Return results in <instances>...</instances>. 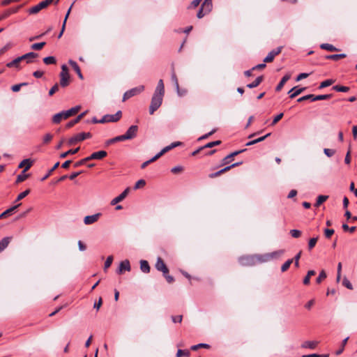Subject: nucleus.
<instances>
[{"instance_id":"1","label":"nucleus","mask_w":357,"mask_h":357,"mask_svg":"<svg viewBox=\"0 0 357 357\" xmlns=\"http://www.w3.org/2000/svg\"><path fill=\"white\" fill-rule=\"evenodd\" d=\"M164 94V83L162 79H160L158 82L153 96L151 98V102L149 107L150 114H153L161 106Z\"/></svg>"},{"instance_id":"2","label":"nucleus","mask_w":357,"mask_h":357,"mask_svg":"<svg viewBox=\"0 0 357 357\" xmlns=\"http://www.w3.org/2000/svg\"><path fill=\"white\" fill-rule=\"evenodd\" d=\"M155 267L158 271L162 273L163 276L168 283L171 284L174 282V278L172 275H169V269L160 257L157 258Z\"/></svg>"},{"instance_id":"3","label":"nucleus","mask_w":357,"mask_h":357,"mask_svg":"<svg viewBox=\"0 0 357 357\" xmlns=\"http://www.w3.org/2000/svg\"><path fill=\"white\" fill-rule=\"evenodd\" d=\"M181 143L180 142H173L170 145L165 146L158 153H157L154 157L151 158L150 160L143 162L141 165L142 169H144L150 163L155 162L158 158H160L162 155H164L167 151H170L171 149L181 145Z\"/></svg>"},{"instance_id":"4","label":"nucleus","mask_w":357,"mask_h":357,"mask_svg":"<svg viewBox=\"0 0 357 357\" xmlns=\"http://www.w3.org/2000/svg\"><path fill=\"white\" fill-rule=\"evenodd\" d=\"M283 250L275 251L270 253L256 255L257 264L266 263L276 259L283 255Z\"/></svg>"},{"instance_id":"5","label":"nucleus","mask_w":357,"mask_h":357,"mask_svg":"<svg viewBox=\"0 0 357 357\" xmlns=\"http://www.w3.org/2000/svg\"><path fill=\"white\" fill-rule=\"evenodd\" d=\"M212 0H204L197 13V17L199 19H201L206 15L208 14L212 10Z\"/></svg>"},{"instance_id":"6","label":"nucleus","mask_w":357,"mask_h":357,"mask_svg":"<svg viewBox=\"0 0 357 357\" xmlns=\"http://www.w3.org/2000/svg\"><path fill=\"white\" fill-rule=\"evenodd\" d=\"M238 262L243 266H252L257 264L256 255H244L238 258Z\"/></svg>"},{"instance_id":"7","label":"nucleus","mask_w":357,"mask_h":357,"mask_svg":"<svg viewBox=\"0 0 357 357\" xmlns=\"http://www.w3.org/2000/svg\"><path fill=\"white\" fill-rule=\"evenodd\" d=\"M91 132H80L70 137L68 141V144L69 146H72L86 139L91 138Z\"/></svg>"},{"instance_id":"8","label":"nucleus","mask_w":357,"mask_h":357,"mask_svg":"<svg viewBox=\"0 0 357 357\" xmlns=\"http://www.w3.org/2000/svg\"><path fill=\"white\" fill-rule=\"evenodd\" d=\"M54 0H44L40 2L38 4L31 7L29 9L28 13L30 15H35L39 13L42 9L45 8L51 3H54Z\"/></svg>"},{"instance_id":"9","label":"nucleus","mask_w":357,"mask_h":357,"mask_svg":"<svg viewBox=\"0 0 357 357\" xmlns=\"http://www.w3.org/2000/svg\"><path fill=\"white\" fill-rule=\"evenodd\" d=\"M70 83V75L68 68L66 65L61 66V72L60 73V85L62 87H66Z\"/></svg>"},{"instance_id":"10","label":"nucleus","mask_w":357,"mask_h":357,"mask_svg":"<svg viewBox=\"0 0 357 357\" xmlns=\"http://www.w3.org/2000/svg\"><path fill=\"white\" fill-rule=\"evenodd\" d=\"M144 90V86L143 85L138 86L137 87L132 88L130 90L127 91L124 93L123 96V101H126L129 98L142 93Z\"/></svg>"},{"instance_id":"11","label":"nucleus","mask_w":357,"mask_h":357,"mask_svg":"<svg viewBox=\"0 0 357 357\" xmlns=\"http://www.w3.org/2000/svg\"><path fill=\"white\" fill-rule=\"evenodd\" d=\"M122 113L121 111H118L114 114H106L102 116L101 119L99 120L100 123H105L109 122H116L121 118Z\"/></svg>"},{"instance_id":"12","label":"nucleus","mask_w":357,"mask_h":357,"mask_svg":"<svg viewBox=\"0 0 357 357\" xmlns=\"http://www.w3.org/2000/svg\"><path fill=\"white\" fill-rule=\"evenodd\" d=\"M23 7V4L19 5L14 8H10L6 10H5L1 15H0V22L6 19L10 15L16 13L19 11L20 9H21Z\"/></svg>"},{"instance_id":"13","label":"nucleus","mask_w":357,"mask_h":357,"mask_svg":"<svg viewBox=\"0 0 357 357\" xmlns=\"http://www.w3.org/2000/svg\"><path fill=\"white\" fill-rule=\"evenodd\" d=\"M241 163L242 162H236V163H234V164H232V165H231L229 166L225 167V168L220 169V171H218V172H216L215 173L210 174L208 175V177L211 178H213L218 177V176H220L222 174H223V173H225L226 172H228L231 168L240 165Z\"/></svg>"},{"instance_id":"14","label":"nucleus","mask_w":357,"mask_h":357,"mask_svg":"<svg viewBox=\"0 0 357 357\" xmlns=\"http://www.w3.org/2000/svg\"><path fill=\"white\" fill-rule=\"evenodd\" d=\"M107 155V153L105 151H99L94 152L88 156L89 161L92 160H102Z\"/></svg>"},{"instance_id":"15","label":"nucleus","mask_w":357,"mask_h":357,"mask_svg":"<svg viewBox=\"0 0 357 357\" xmlns=\"http://www.w3.org/2000/svg\"><path fill=\"white\" fill-rule=\"evenodd\" d=\"M138 131V127L137 126H131L126 132L124 134L127 140L135 138Z\"/></svg>"},{"instance_id":"16","label":"nucleus","mask_w":357,"mask_h":357,"mask_svg":"<svg viewBox=\"0 0 357 357\" xmlns=\"http://www.w3.org/2000/svg\"><path fill=\"white\" fill-rule=\"evenodd\" d=\"M281 52V47H279L275 50H272L268 53V54L264 58V62L270 63L272 62L275 58V56L279 54Z\"/></svg>"},{"instance_id":"17","label":"nucleus","mask_w":357,"mask_h":357,"mask_svg":"<svg viewBox=\"0 0 357 357\" xmlns=\"http://www.w3.org/2000/svg\"><path fill=\"white\" fill-rule=\"evenodd\" d=\"M131 269L130 261L128 259H126L121 261L119 264V268L117 270V273L119 274H122L123 271H130Z\"/></svg>"},{"instance_id":"18","label":"nucleus","mask_w":357,"mask_h":357,"mask_svg":"<svg viewBox=\"0 0 357 357\" xmlns=\"http://www.w3.org/2000/svg\"><path fill=\"white\" fill-rule=\"evenodd\" d=\"M130 191V188H127L122 193H121L119 196L115 197L111 201V205L114 206L117 203L123 201L126 196L128 195V192Z\"/></svg>"},{"instance_id":"19","label":"nucleus","mask_w":357,"mask_h":357,"mask_svg":"<svg viewBox=\"0 0 357 357\" xmlns=\"http://www.w3.org/2000/svg\"><path fill=\"white\" fill-rule=\"evenodd\" d=\"M101 213H96L92 215H87L84 219V222L85 225H91L96 222H97L100 217Z\"/></svg>"},{"instance_id":"20","label":"nucleus","mask_w":357,"mask_h":357,"mask_svg":"<svg viewBox=\"0 0 357 357\" xmlns=\"http://www.w3.org/2000/svg\"><path fill=\"white\" fill-rule=\"evenodd\" d=\"M21 203L10 207V208L6 210L4 212L0 214V220L7 218L10 215L20 206Z\"/></svg>"},{"instance_id":"21","label":"nucleus","mask_w":357,"mask_h":357,"mask_svg":"<svg viewBox=\"0 0 357 357\" xmlns=\"http://www.w3.org/2000/svg\"><path fill=\"white\" fill-rule=\"evenodd\" d=\"M64 114L65 111H62L59 113L54 114L52 117V122L54 123L58 124L61 121V120L67 119L68 116H64Z\"/></svg>"},{"instance_id":"22","label":"nucleus","mask_w":357,"mask_h":357,"mask_svg":"<svg viewBox=\"0 0 357 357\" xmlns=\"http://www.w3.org/2000/svg\"><path fill=\"white\" fill-rule=\"evenodd\" d=\"M32 163L33 162L30 159H24L19 164L18 168L24 167L23 172H25L30 169L32 166Z\"/></svg>"},{"instance_id":"23","label":"nucleus","mask_w":357,"mask_h":357,"mask_svg":"<svg viewBox=\"0 0 357 357\" xmlns=\"http://www.w3.org/2000/svg\"><path fill=\"white\" fill-rule=\"evenodd\" d=\"M37 56H38L37 53L31 52L26 53V54L20 56V58L22 61L26 59V62L28 63H30L32 62L31 59L36 58Z\"/></svg>"},{"instance_id":"24","label":"nucleus","mask_w":357,"mask_h":357,"mask_svg":"<svg viewBox=\"0 0 357 357\" xmlns=\"http://www.w3.org/2000/svg\"><path fill=\"white\" fill-rule=\"evenodd\" d=\"M68 63L71 66V67L73 68V70L77 73L78 77L80 79H83V75H82V74L81 73L80 68L79 67L77 63L75 61H74L73 60H71V59H70L68 61Z\"/></svg>"},{"instance_id":"25","label":"nucleus","mask_w":357,"mask_h":357,"mask_svg":"<svg viewBox=\"0 0 357 357\" xmlns=\"http://www.w3.org/2000/svg\"><path fill=\"white\" fill-rule=\"evenodd\" d=\"M11 240L12 237L9 236L4 237L3 238L1 239V241H0V252L8 247Z\"/></svg>"},{"instance_id":"26","label":"nucleus","mask_w":357,"mask_h":357,"mask_svg":"<svg viewBox=\"0 0 357 357\" xmlns=\"http://www.w3.org/2000/svg\"><path fill=\"white\" fill-rule=\"evenodd\" d=\"M81 109V106L77 105L74 107H72L71 109L65 111L64 116H68L69 118L71 116H73L76 114Z\"/></svg>"},{"instance_id":"27","label":"nucleus","mask_w":357,"mask_h":357,"mask_svg":"<svg viewBox=\"0 0 357 357\" xmlns=\"http://www.w3.org/2000/svg\"><path fill=\"white\" fill-rule=\"evenodd\" d=\"M318 344H319V342H317V341H305L303 343L302 347L314 349L317 347Z\"/></svg>"},{"instance_id":"28","label":"nucleus","mask_w":357,"mask_h":357,"mask_svg":"<svg viewBox=\"0 0 357 357\" xmlns=\"http://www.w3.org/2000/svg\"><path fill=\"white\" fill-rule=\"evenodd\" d=\"M140 269L142 272L145 273H148L150 272V266L147 261L141 260L140 261Z\"/></svg>"},{"instance_id":"29","label":"nucleus","mask_w":357,"mask_h":357,"mask_svg":"<svg viewBox=\"0 0 357 357\" xmlns=\"http://www.w3.org/2000/svg\"><path fill=\"white\" fill-rule=\"evenodd\" d=\"M263 79H264L263 76H259L258 77L256 78V79L254 82H252L250 84H248L247 85V87H248L250 89L255 88L260 84V83L263 81Z\"/></svg>"},{"instance_id":"30","label":"nucleus","mask_w":357,"mask_h":357,"mask_svg":"<svg viewBox=\"0 0 357 357\" xmlns=\"http://www.w3.org/2000/svg\"><path fill=\"white\" fill-rule=\"evenodd\" d=\"M289 79V76L288 75H284L282 78V79L280 80V82H279L278 86H276V88H275L276 91H280Z\"/></svg>"},{"instance_id":"31","label":"nucleus","mask_w":357,"mask_h":357,"mask_svg":"<svg viewBox=\"0 0 357 357\" xmlns=\"http://www.w3.org/2000/svg\"><path fill=\"white\" fill-rule=\"evenodd\" d=\"M271 135V133H268L266 134V135L263 136V137H259L256 139H254V140H252V141H250L248 142V143H246V146H251V145H253V144H255L258 142H262L264 141L267 137L270 136Z\"/></svg>"},{"instance_id":"32","label":"nucleus","mask_w":357,"mask_h":357,"mask_svg":"<svg viewBox=\"0 0 357 357\" xmlns=\"http://www.w3.org/2000/svg\"><path fill=\"white\" fill-rule=\"evenodd\" d=\"M320 47L323 50H326L331 52H335L338 50L335 47L329 43H323L320 45Z\"/></svg>"},{"instance_id":"33","label":"nucleus","mask_w":357,"mask_h":357,"mask_svg":"<svg viewBox=\"0 0 357 357\" xmlns=\"http://www.w3.org/2000/svg\"><path fill=\"white\" fill-rule=\"evenodd\" d=\"M79 147H77V148L74 149H70V150H68L66 152L62 153L60 155V158H66L68 155L75 154V153H77L79 151Z\"/></svg>"},{"instance_id":"34","label":"nucleus","mask_w":357,"mask_h":357,"mask_svg":"<svg viewBox=\"0 0 357 357\" xmlns=\"http://www.w3.org/2000/svg\"><path fill=\"white\" fill-rule=\"evenodd\" d=\"M331 96H332L331 94L318 95V96L313 95L312 101L327 100V99L331 98Z\"/></svg>"},{"instance_id":"35","label":"nucleus","mask_w":357,"mask_h":357,"mask_svg":"<svg viewBox=\"0 0 357 357\" xmlns=\"http://www.w3.org/2000/svg\"><path fill=\"white\" fill-rule=\"evenodd\" d=\"M22 61V60L20 59V56L15 59L14 60H13L12 61L6 64V66L8 68H13V67H16V68H18L19 67V63L20 62Z\"/></svg>"},{"instance_id":"36","label":"nucleus","mask_w":357,"mask_h":357,"mask_svg":"<svg viewBox=\"0 0 357 357\" xmlns=\"http://www.w3.org/2000/svg\"><path fill=\"white\" fill-rule=\"evenodd\" d=\"M315 275V271L313 270L309 271L307 273V275L303 279V284L305 285H307L310 284V278Z\"/></svg>"},{"instance_id":"37","label":"nucleus","mask_w":357,"mask_h":357,"mask_svg":"<svg viewBox=\"0 0 357 357\" xmlns=\"http://www.w3.org/2000/svg\"><path fill=\"white\" fill-rule=\"evenodd\" d=\"M346 57L345 54H331L326 56V58L327 59L337 61L338 59H343Z\"/></svg>"},{"instance_id":"38","label":"nucleus","mask_w":357,"mask_h":357,"mask_svg":"<svg viewBox=\"0 0 357 357\" xmlns=\"http://www.w3.org/2000/svg\"><path fill=\"white\" fill-rule=\"evenodd\" d=\"M328 198V197L326 195H319L317 197V199L314 204V206L319 207L322 203H324L325 201H326Z\"/></svg>"},{"instance_id":"39","label":"nucleus","mask_w":357,"mask_h":357,"mask_svg":"<svg viewBox=\"0 0 357 357\" xmlns=\"http://www.w3.org/2000/svg\"><path fill=\"white\" fill-rule=\"evenodd\" d=\"M348 340H349V337H347L345 339H344L342 340L340 348L335 351V355L339 356L343 352V351L344 349V347L348 342Z\"/></svg>"},{"instance_id":"40","label":"nucleus","mask_w":357,"mask_h":357,"mask_svg":"<svg viewBox=\"0 0 357 357\" xmlns=\"http://www.w3.org/2000/svg\"><path fill=\"white\" fill-rule=\"evenodd\" d=\"M43 62L46 65L55 64L56 63V60L54 56H47L43 59Z\"/></svg>"},{"instance_id":"41","label":"nucleus","mask_w":357,"mask_h":357,"mask_svg":"<svg viewBox=\"0 0 357 357\" xmlns=\"http://www.w3.org/2000/svg\"><path fill=\"white\" fill-rule=\"evenodd\" d=\"M172 80L174 84L175 85V87H176V89L177 90L178 93L179 95H181L180 92H179V84H178V78H177V77H176V74H175L174 70H173L172 74Z\"/></svg>"},{"instance_id":"42","label":"nucleus","mask_w":357,"mask_h":357,"mask_svg":"<svg viewBox=\"0 0 357 357\" xmlns=\"http://www.w3.org/2000/svg\"><path fill=\"white\" fill-rule=\"evenodd\" d=\"M305 89V88H301V89H298L297 87L291 88V98L297 96L298 94H300Z\"/></svg>"},{"instance_id":"43","label":"nucleus","mask_w":357,"mask_h":357,"mask_svg":"<svg viewBox=\"0 0 357 357\" xmlns=\"http://www.w3.org/2000/svg\"><path fill=\"white\" fill-rule=\"evenodd\" d=\"M59 162H57L47 172V174L41 178V181H43L46 180L51 174L52 173L59 167Z\"/></svg>"},{"instance_id":"44","label":"nucleus","mask_w":357,"mask_h":357,"mask_svg":"<svg viewBox=\"0 0 357 357\" xmlns=\"http://www.w3.org/2000/svg\"><path fill=\"white\" fill-rule=\"evenodd\" d=\"M333 89L338 92H348L349 88L348 86L335 85L333 87Z\"/></svg>"},{"instance_id":"45","label":"nucleus","mask_w":357,"mask_h":357,"mask_svg":"<svg viewBox=\"0 0 357 357\" xmlns=\"http://www.w3.org/2000/svg\"><path fill=\"white\" fill-rule=\"evenodd\" d=\"M29 177V174H25L24 172H22V174H19L17 177L16 183H20L21 182H23Z\"/></svg>"},{"instance_id":"46","label":"nucleus","mask_w":357,"mask_h":357,"mask_svg":"<svg viewBox=\"0 0 357 357\" xmlns=\"http://www.w3.org/2000/svg\"><path fill=\"white\" fill-rule=\"evenodd\" d=\"M46 45L45 42H41L38 43H34L31 46V48L33 50H40Z\"/></svg>"},{"instance_id":"47","label":"nucleus","mask_w":357,"mask_h":357,"mask_svg":"<svg viewBox=\"0 0 357 357\" xmlns=\"http://www.w3.org/2000/svg\"><path fill=\"white\" fill-rule=\"evenodd\" d=\"M202 0H193L188 6V9H195L199 6Z\"/></svg>"},{"instance_id":"48","label":"nucleus","mask_w":357,"mask_h":357,"mask_svg":"<svg viewBox=\"0 0 357 357\" xmlns=\"http://www.w3.org/2000/svg\"><path fill=\"white\" fill-rule=\"evenodd\" d=\"M30 193V190L27 189L25 191L20 193L15 200V202H19L20 200L24 199L25 197H26Z\"/></svg>"},{"instance_id":"49","label":"nucleus","mask_w":357,"mask_h":357,"mask_svg":"<svg viewBox=\"0 0 357 357\" xmlns=\"http://www.w3.org/2000/svg\"><path fill=\"white\" fill-rule=\"evenodd\" d=\"M209 347H210V346L207 344L200 343V344L192 346L191 349L193 351H196L199 348L208 349Z\"/></svg>"},{"instance_id":"50","label":"nucleus","mask_w":357,"mask_h":357,"mask_svg":"<svg viewBox=\"0 0 357 357\" xmlns=\"http://www.w3.org/2000/svg\"><path fill=\"white\" fill-rule=\"evenodd\" d=\"M146 185V181L144 179H140L137 181L134 186L135 190H137L139 188H142L144 187Z\"/></svg>"},{"instance_id":"51","label":"nucleus","mask_w":357,"mask_h":357,"mask_svg":"<svg viewBox=\"0 0 357 357\" xmlns=\"http://www.w3.org/2000/svg\"><path fill=\"white\" fill-rule=\"evenodd\" d=\"M326 278V273H325V271L323 270L320 272L318 278H317L316 280V282L317 283L319 284L321 283L324 280H325Z\"/></svg>"},{"instance_id":"52","label":"nucleus","mask_w":357,"mask_h":357,"mask_svg":"<svg viewBox=\"0 0 357 357\" xmlns=\"http://www.w3.org/2000/svg\"><path fill=\"white\" fill-rule=\"evenodd\" d=\"M220 144H221V141L220 140H217V141L211 142H209V143L206 144V145L203 146V148L204 149L212 148V147H213L215 146L220 145Z\"/></svg>"},{"instance_id":"53","label":"nucleus","mask_w":357,"mask_h":357,"mask_svg":"<svg viewBox=\"0 0 357 357\" xmlns=\"http://www.w3.org/2000/svg\"><path fill=\"white\" fill-rule=\"evenodd\" d=\"M183 356H189L190 351L188 350L178 349L176 353V357H182Z\"/></svg>"},{"instance_id":"54","label":"nucleus","mask_w":357,"mask_h":357,"mask_svg":"<svg viewBox=\"0 0 357 357\" xmlns=\"http://www.w3.org/2000/svg\"><path fill=\"white\" fill-rule=\"evenodd\" d=\"M112 261H113V257L109 256L105 262V265H104L105 271H106L112 265Z\"/></svg>"},{"instance_id":"55","label":"nucleus","mask_w":357,"mask_h":357,"mask_svg":"<svg viewBox=\"0 0 357 357\" xmlns=\"http://www.w3.org/2000/svg\"><path fill=\"white\" fill-rule=\"evenodd\" d=\"M317 241H318V237L312 238L310 239L309 243H308L309 250H312L315 246Z\"/></svg>"},{"instance_id":"56","label":"nucleus","mask_w":357,"mask_h":357,"mask_svg":"<svg viewBox=\"0 0 357 357\" xmlns=\"http://www.w3.org/2000/svg\"><path fill=\"white\" fill-rule=\"evenodd\" d=\"M26 84H27V83H26V82L21 83L19 84H15V85L12 86L11 89L13 92H17L20 90V89L22 86H25Z\"/></svg>"},{"instance_id":"57","label":"nucleus","mask_w":357,"mask_h":357,"mask_svg":"<svg viewBox=\"0 0 357 357\" xmlns=\"http://www.w3.org/2000/svg\"><path fill=\"white\" fill-rule=\"evenodd\" d=\"M333 82L331 79H326L321 83L319 88L322 89V88L329 86L333 84Z\"/></svg>"},{"instance_id":"58","label":"nucleus","mask_w":357,"mask_h":357,"mask_svg":"<svg viewBox=\"0 0 357 357\" xmlns=\"http://www.w3.org/2000/svg\"><path fill=\"white\" fill-rule=\"evenodd\" d=\"M59 89V84H55L49 91V95L51 96L54 95Z\"/></svg>"},{"instance_id":"59","label":"nucleus","mask_w":357,"mask_h":357,"mask_svg":"<svg viewBox=\"0 0 357 357\" xmlns=\"http://www.w3.org/2000/svg\"><path fill=\"white\" fill-rule=\"evenodd\" d=\"M283 116H284L283 113L278 114L277 116H275V118L273 119V121H272L271 125V126L275 125L280 120L282 119Z\"/></svg>"},{"instance_id":"60","label":"nucleus","mask_w":357,"mask_h":357,"mask_svg":"<svg viewBox=\"0 0 357 357\" xmlns=\"http://www.w3.org/2000/svg\"><path fill=\"white\" fill-rule=\"evenodd\" d=\"M342 284L346 287L347 288H348L349 289H353V287H352V284L351 283L349 282V280L344 278L343 279V281H342Z\"/></svg>"},{"instance_id":"61","label":"nucleus","mask_w":357,"mask_h":357,"mask_svg":"<svg viewBox=\"0 0 357 357\" xmlns=\"http://www.w3.org/2000/svg\"><path fill=\"white\" fill-rule=\"evenodd\" d=\"M333 234H334V229H324V234H325L326 238H330Z\"/></svg>"},{"instance_id":"62","label":"nucleus","mask_w":357,"mask_h":357,"mask_svg":"<svg viewBox=\"0 0 357 357\" xmlns=\"http://www.w3.org/2000/svg\"><path fill=\"white\" fill-rule=\"evenodd\" d=\"M342 229L345 231H349L350 233H353L356 230V227H349L347 224H344L342 225Z\"/></svg>"},{"instance_id":"63","label":"nucleus","mask_w":357,"mask_h":357,"mask_svg":"<svg viewBox=\"0 0 357 357\" xmlns=\"http://www.w3.org/2000/svg\"><path fill=\"white\" fill-rule=\"evenodd\" d=\"M52 138H53L52 135L47 133L43 137V142L45 144H47L52 139Z\"/></svg>"},{"instance_id":"64","label":"nucleus","mask_w":357,"mask_h":357,"mask_svg":"<svg viewBox=\"0 0 357 357\" xmlns=\"http://www.w3.org/2000/svg\"><path fill=\"white\" fill-rule=\"evenodd\" d=\"M328 354L319 355L317 354H312L309 355H304L302 357H328Z\"/></svg>"}]
</instances>
